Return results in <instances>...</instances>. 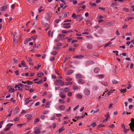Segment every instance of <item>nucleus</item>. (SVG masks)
<instances>
[{
  "instance_id": "1",
  "label": "nucleus",
  "mask_w": 134,
  "mask_h": 134,
  "mask_svg": "<svg viewBox=\"0 0 134 134\" xmlns=\"http://www.w3.org/2000/svg\"><path fill=\"white\" fill-rule=\"evenodd\" d=\"M131 120V122L129 124V125L131 131L134 132V118H132Z\"/></svg>"
},
{
  "instance_id": "2",
  "label": "nucleus",
  "mask_w": 134,
  "mask_h": 134,
  "mask_svg": "<svg viewBox=\"0 0 134 134\" xmlns=\"http://www.w3.org/2000/svg\"><path fill=\"white\" fill-rule=\"evenodd\" d=\"M84 92L86 95L88 96L90 94V91L89 89H87L84 90Z\"/></svg>"
},
{
  "instance_id": "3",
  "label": "nucleus",
  "mask_w": 134,
  "mask_h": 134,
  "mask_svg": "<svg viewBox=\"0 0 134 134\" xmlns=\"http://www.w3.org/2000/svg\"><path fill=\"white\" fill-rule=\"evenodd\" d=\"M58 108L59 110L63 111L65 109V107L64 105H60L58 106Z\"/></svg>"
},
{
  "instance_id": "4",
  "label": "nucleus",
  "mask_w": 134,
  "mask_h": 134,
  "mask_svg": "<svg viewBox=\"0 0 134 134\" xmlns=\"http://www.w3.org/2000/svg\"><path fill=\"white\" fill-rule=\"evenodd\" d=\"M40 132V127H36L34 132V133L35 134H38Z\"/></svg>"
},
{
  "instance_id": "5",
  "label": "nucleus",
  "mask_w": 134,
  "mask_h": 134,
  "mask_svg": "<svg viewBox=\"0 0 134 134\" xmlns=\"http://www.w3.org/2000/svg\"><path fill=\"white\" fill-rule=\"evenodd\" d=\"M105 116L106 117V118L105 120H104V121H106L108 120L110 118V116L109 115V113H108L107 114H105Z\"/></svg>"
},
{
  "instance_id": "6",
  "label": "nucleus",
  "mask_w": 134,
  "mask_h": 134,
  "mask_svg": "<svg viewBox=\"0 0 134 134\" xmlns=\"http://www.w3.org/2000/svg\"><path fill=\"white\" fill-rule=\"evenodd\" d=\"M100 71V69L98 68H95L94 69V71L96 74L98 73Z\"/></svg>"
},
{
  "instance_id": "7",
  "label": "nucleus",
  "mask_w": 134,
  "mask_h": 134,
  "mask_svg": "<svg viewBox=\"0 0 134 134\" xmlns=\"http://www.w3.org/2000/svg\"><path fill=\"white\" fill-rule=\"evenodd\" d=\"M7 8V6L5 5L4 6H3L0 8V10L1 11H4L6 10Z\"/></svg>"
},
{
  "instance_id": "8",
  "label": "nucleus",
  "mask_w": 134,
  "mask_h": 134,
  "mask_svg": "<svg viewBox=\"0 0 134 134\" xmlns=\"http://www.w3.org/2000/svg\"><path fill=\"white\" fill-rule=\"evenodd\" d=\"M84 56L81 55H79L74 56L73 57L74 58H77L81 59L83 58Z\"/></svg>"
},
{
  "instance_id": "9",
  "label": "nucleus",
  "mask_w": 134,
  "mask_h": 134,
  "mask_svg": "<svg viewBox=\"0 0 134 134\" xmlns=\"http://www.w3.org/2000/svg\"><path fill=\"white\" fill-rule=\"evenodd\" d=\"M32 116V115L29 114H27L25 115V117H26V118L27 119H30L31 118Z\"/></svg>"
},
{
  "instance_id": "10",
  "label": "nucleus",
  "mask_w": 134,
  "mask_h": 134,
  "mask_svg": "<svg viewBox=\"0 0 134 134\" xmlns=\"http://www.w3.org/2000/svg\"><path fill=\"white\" fill-rule=\"evenodd\" d=\"M78 82L80 84H83L85 83V81L82 79H80L78 80Z\"/></svg>"
},
{
  "instance_id": "11",
  "label": "nucleus",
  "mask_w": 134,
  "mask_h": 134,
  "mask_svg": "<svg viewBox=\"0 0 134 134\" xmlns=\"http://www.w3.org/2000/svg\"><path fill=\"white\" fill-rule=\"evenodd\" d=\"M123 94L125 93V92H126L127 90L126 89H121L119 90Z\"/></svg>"
},
{
  "instance_id": "12",
  "label": "nucleus",
  "mask_w": 134,
  "mask_h": 134,
  "mask_svg": "<svg viewBox=\"0 0 134 134\" xmlns=\"http://www.w3.org/2000/svg\"><path fill=\"white\" fill-rule=\"evenodd\" d=\"M76 77L78 79H81L82 78V76L80 74H77L76 75Z\"/></svg>"
},
{
  "instance_id": "13",
  "label": "nucleus",
  "mask_w": 134,
  "mask_h": 134,
  "mask_svg": "<svg viewBox=\"0 0 134 134\" xmlns=\"http://www.w3.org/2000/svg\"><path fill=\"white\" fill-rule=\"evenodd\" d=\"M44 75V73L42 72H41L40 73H37L36 74L37 76H38V77H42L41 75Z\"/></svg>"
},
{
  "instance_id": "14",
  "label": "nucleus",
  "mask_w": 134,
  "mask_h": 134,
  "mask_svg": "<svg viewBox=\"0 0 134 134\" xmlns=\"http://www.w3.org/2000/svg\"><path fill=\"white\" fill-rule=\"evenodd\" d=\"M38 36L37 35H36L31 37V38H32L33 40H35L38 37Z\"/></svg>"
},
{
  "instance_id": "15",
  "label": "nucleus",
  "mask_w": 134,
  "mask_h": 134,
  "mask_svg": "<svg viewBox=\"0 0 134 134\" xmlns=\"http://www.w3.org/2000/svg\"><path fill=\"white\" fill-rule=\"evenodd\" d=\"M51 102L50 101H48L47 103L45 106V108H49V107L50 103Z\"/></svg>"
},
{
  "instance_id": "16",
  "label": "nucleus",
  "mask_w": 134,
  "mask_h": 134,
  "mask_svg": "<svg viewBox=\"0 0 134 134\" xmlns=\"http://www.w3.org/2000/svg\"><path fill=\"white\" fill-rule=\"evenodd\" d=\"M97 124L96 123V122H92L90 126H92V127H94L96 126Z\"/></svg>"
},
{
  "instance_id": "17",
  "label": "nucleus",
  "mask_w": 134,
  "mask_h": 134,
  "mask_svg": "<svg viewBox=\"0 0 134 134\" xmlns=\"http://www.w3.org/2000/svg\"><path fill=\"white\" fill-rule=\"evenodd\" d=\"M94 63L93 61L92 60H89L87 61V64L88 65H89L93 64Z\"/></svg>"
},
{
  "instance_id": "18",
  "label": "nucleus",
  "mask_w": 134,
  "mask_h": 134,
  "mask_svg": "<svg viewBox=\"0 0 134 134\" xmlns=\"http://www.w3.org/2000/svg\"><path fill=\"white\" fill-rule=\"evenodd\" d=\"M64 129L63 128V127H62V128L59 129L58 130V133H60L61 132L63 131L64 130Z\"/></svg>"
},
{
  "instance_id": "19",
  "label": "nucleus",
  "mask_w": 134,
  "mask_h": 134,
  "mask_svg": "<svg viewBox=\"0 0 134 134\" xmlns=\"http://www.w3.org/2000/svg\"><path fill=\"white\" fill-rule=\"evenodd\" d=\"M105 126L104 125H103L102 124H100L98 125L97 126V128H99L100 127H103L104 126Z\"/></svg>"
},
{
  "instance_id": "20",
  "label": "nucleus",
  "mask_w": 134,
  "mask_h": 134,
  "mask_svg": "<svg viewBox=\"0 0 134 134\" xmlns=\"http://www.w3.org/2000/svg\"><path fill=\"white\" fill-rule=\"evenodd\" d=\"M23 85L22 83H19L18 84L15 85L14 86V88H16L17 87H18L19 86H23Z\"/></svg>"
},
{
  "instance_id": "21",
  "label": "nucleus",
  "mask_w": 134,
  "mask_h": 134,
  "mask_svg": "<svg viewBox=\"0 0 134 134\" xmlns=\"http://www.w3.org/2000/svg\"><path fill=\"white\" fill-rule=\"evenodd\" d=\"M76 96L77 98L80 99H81L82 97V96L79 94H77V95Z\"/></svg>"
},
{
  "instance_id": "22",
  "label": "nucleus",
  "mask_w": 134,
  "mask_h": 134,
  "mask_svg": "<svg viewBox=\"0 0 134 134\" xmlns=\"http://www.w3.org/2000/svg\"><path fill=\"white\" fill-rule=\"evenodd\" d=\"M21 64L22 65L24 66V67H27L28 66L27 65H26L25 64V62L24 60H22L21 61Z\"/></svg>"
},
{
  "instance_id": "23",
  "label": "nucleus",
  "mask_w": 134,
  "mask_h": 134,
  "mask_svg": "<svg viewBox=\"0 0 134 134\" xmlns=\"http://www.w3.org/2000/svg\"><path fill=\"white\" fill-rule=\"evenodd\" d=\"M76 15L75 13H74L72 15V18L74 19H76Z\"/></svg>"
},
{
  "instance_id": "24",
  "label": "nucleus",
  "mask_w": 134,
  "mask_h": 134,
  "mask_svg": "<svg viewBox=\"0 0 134 134\" xmlns=\"http://www.w3.org/2000/svg\"><path fill=\"white\" fill-rule=\"evenodd\" d=\"M26 59L27 60V61L28 62H32V59L31 58L27 57L26 58Z\"/></svg>"
},
{
  "instance_id": "25",
  "label": "nucleus",
  "mask_w": 134,
  "mask_h": 134,
  "mask_svg": "<svg viewBox=\"0 0 134 134\" xmlns=\"http://www.w3.org/2000/svg\"><path fill=\"white\" fill-rule=\"evenodd\" d=\"M70 91V89L68 87H66L65 88L64 91L65 92H68Z\"/></svg>"
},
{
  "instance_id": "26",
  "label": "nucleus",
  "mask_w": 134,
  "mask_h": 134,
  "mask_svg": "<svg viewBox=\"0 0 134 134\" xmlns=\"http://www.w3.org/2000/svg\"><path fill=\"white\" fill-rule=\"evenodd\" d=\"M72 88L74 90L78 89V87L77 86H76L75 85H74L73 86Z\"/></svg>"
},
{
  "instance_id": "27",
  "label": "nucleus",
  "mask_w": 134,
  "mask_h": 134,
  "mask_svg": "<svg viewBox=\"0 0 134 134\" xmlns=\"http://www.w3.org/2000/svg\"><path fill=\"white\" fill-rule=\"evenodd\" d=\"M87 47L88 49H91L92 48L93 46L91 44H88L87 46Z\"/></svg>"
},
{
  "instance_id": "28",
  "label": "nucleus",
  "mask_w": 134,
  "mask_h": 134,
  "mask_svg": "<svg viewBox=\"0 0 134 134\" xmlns=\"http://www.w3.org/2000/svg\"><path fill=\"white\" fill-rule=\"evenodd\" d=\"M27 83L29 85H31L33 83V82L29 80H27Z\"/></svg>"
},
{
  "instance_id": "29",
  "label": "nucleus",
  "mask_w": 134,
  "mask_h": 134,
  "mask_svg": "<svg viewBox=\"0 0 134 134\" xmlns=\"http://www.w3.org/2000/svg\"><path fill=\"white\" fill-rule=\"evenodd\" d=\"M102 83L103 85L105 86H107L108 85V83L107 82H102Z\"/></svg>"
},
{
  "instance_id": "30",
  "label": "nucleus",
  "mask_w": 134,
  "mask_h": 134,
  "mask_svg": "<svg viewBox=\"0 0 134 134\" xmlns=\"http://www.w3.org/2000/svg\"><path fill=\"white\" fill-rule=\"evenodd\" d=\"M112 43V42H109V43H108L107 44H106L104 46V47H105L107 46H109V45L110 44H111Z\"/></svg>"
},
{
  "instance_id": "31",
  "label": "nucleus",
  "mask_w": 134,
  "mask_h": 134,
  "mask_svg": "<svg viewBox=\"0 0 134 134\" xmlns=\"http://www.w3.org/2000/svg\"><path fill=\"white\" fill-rule=\"evenodd\" d=\"M73 72V71L71 70H69L67 72L68 75H70Z\"/></svg>"
},
{
  "instance_id": "32",
  "label": "nucleus",
  "mask_w": 134,
  "mask_h": 134,
  "mask_svg": "<svg viewBox=\"0 0 134 134\" xmlns=\"http://www.w3.org/2000/svg\"><path fill=\"white\" fill-rule=\"evenodd\" d=\"M19 109L17 107H15V110H14V111L16 113H17L19 112Z\"/></svg>"
},
{
  "instance_id": "33",
  "label": "nucleus",
  "mask_w": 134,
  "mask_h": 134,
  "mask_svg": "<svg viewBox=\"0 0 134 134\" xmlns=\"http://www.w3.org/2000/svg\"><path fill=\"white\" fill-rule=\"evenodd\" d=\"M64 26L63 27L65 28L66 29H68L71 27V26L69 25H64Z\"/></svg>"
},
{
  "instance_id": "34",
  "label": "nucleus",
  "mask_w": 134,
  "mask_h": 134,
  "mask_svg": "<svg viewBox=\"0 0 134 134\" xmlns=\"http://www.w3.org/2000/svg\"><path fill=\"white\" fill-rule=\"evenodd\" d=\"M112 82L113 83L116 84L118 83V82L115 80H113L112 81Z\"/></svg>"
},
{
  "instance_id": "35",
  "label": "nucleus",
  "mask_w": 134,
  "mask_h": 134,
  "mask_svg": "<svg viewBox=\"0 0 134 134\" xmlns=\"http://www.w3.org/2000/svg\"><path fill=\"white\" fill-rule=\"evenodd\" d=\"M60 97L62 98H65L66 97V96L65 95H63L62 94H60L59 95Z\"/></svg>"
},
{
  "instance_id": "36",
  "label": "nucleus",
  "mask_w": 134,
  "mask_h": 134,
  "mask_svg": "<svg viewBox=\"0 0 134 134\" xmlns=\"http://www.w3.org/2000/svg\"><path fill=\"white\" fill-rule=\"evenodd\" d=\"M19 118L18 117H17L15 118H14L13 119V120L14 121H19Z\"/></svg>"
},
{
  "instance_id": "37",
  "label": "nucleus",
  "mask_w": 134,
  "mask_h": 134,
  "mask_svg": "<svg viewBox=\"0 0 134 134\" xmlns=\"http://www.w3.org/2000/svg\"><path fill=\"white\" fill-rule=\"evenodd\" d=\"M82 16L81 14H79V15H76V19L80 18Z\"/></svg>"
},
{
  "instance_id": "38",
  "label": "nucleus",
  "mask_w": 134,
  "mask_h": 134,
  "mask_svg": "<svg viewBox=\"0 0 134 134\" xmlns=\"http://www.w3.org/2000/svg\"><path fill=\"white\" fill-rule=\"evenodd\" d=\"M72 84V82H66L65 83V84L66 85H71Z\"/></svg>"
},
{
  "instance_id": "39",
  "label": "nucleus",
  "mask_w": 134,
  "mask_h": 134,
  "mask_svg": "<svg viewBox=\"0 0 134 134\" xmlns=\"http://www.w3.org/2000/svg\"><path fill=\"white\" fill-rule=\"evenodd\" d=\"M77 0H72L73 4H76L77 3Z\"/></svg>"
},
{
  "instance_id": "40",
  "label": "nucleus",
  "mask_w": 134,
  "mask_h": 134,
  "mask_svg": "<svg viewBox=\"0 0 134 134\" xmlns=\"http://www.w3.org/2000/svg\"><path fill=\"white\" fill-rule=\"evenodd\" d=\"M43 81L42 80H41L39 81L38 82H35V83L37 84H39L41 83H42L43 82Z\"/></svg>"
},
{
  "instance_id": "41",
  "label": "nucleus",
  "mask_w": 134,
  "mask_h": 134,
  "mask_svg": "<svg viewBox=\"0 0 134 134\" xmlns=\"http://www.w3.org/2000/svg\"><path fill=\"white\" fill-rule=\"evenodd\" d=\"M72 80V79L69 77L66 78L65 79V80L66 81H71Z\"/></svg>"
},
{
  "instance_id": "42",
  "label": "nucleus",
  "mask_w": 134,
  "mask_h": 134,
  "mask_svg": "<svg viewBox=\"0 0 134 134\" xmlns=\"http://www.w3.org/2000/svg\"><path fill=\"white\" fill-rule=\"evenodd\" d=\"M16 37H17V36H16V34H14L13 40H16Z\"/></svg>"
},
{
  "instance_id": "43",
  "label": "nucleus",
  "mask_w": 134,
  "mask_h": 134,
  "mask_svg": "<svg viewBox=\"0 0 134 134\" xmlns=\"http://www.w3.org/2000/svg\"><path fill=\"white\" fill-rule=\"evenodd\" d=\"M76 49V48H70L69 49V51H73V52H74Z\"/></svg>"
},
{
  "instance_id": "44",
  "label": "nucleus",
  "mask_w": 134,
  "mask_h": 134,
  "mask_svg": "<svg viewBox=\"0 0 134 134\" xmlns=\"http://www.w3.org/2000/svg\"><path fill=\"white\" fill-rule=\"evenodd\" d=\"M13 61L14 62V63H15L17 62L18 60L17 59L15 58H14L13 59Z\"/></svg>"
},
{
  "instance_id": "45",
  "label": "nucleus",
  "mask_w": 134,
  "mask_h": 134,
  "mask_svg": "<svg viewBox=\"0 0 134 134\" xmlns=\"http://www.w3.org/2000/svg\"><path fill=\"white\" fill-rule=\"evenodd\" d=\"M123 10L125 11L126 12H128L129 11V9L127 8H123Z\"/></svg>"
},
{
  "instance_id": "46",
  "label": "nucleus",
  "mask_w": 134,
  "mask_h": 134,
  "mask_svg": "<svg viewBox=\"0 0 134 134\" xmlns=\"http://www.w3.org/2000/svg\"><path fill=\"white\" fill-rule=\"evenodd\" d=\"M59 101L62 103H65L64 101L62 99H59Z\"/></svg>"
},
{
  "instance_id": "47",
  "label": "nucleus",
  "mask_w": 134,
  "mask_h": 134,
  "mask_svg": "<svg viewBox=\"0 0 134 134\" xmlns=\"http://www.w3.org/2000/svg\"><path fill=\"white\" fill-rule=\"evenodd\" d=\"M68 59L67 57L65 56L64 57V59L63 60V63H65L66 62V60Z\"/></svg>"
},
{
  "instance_id": "48",
  "label": "nucleus",
  "mask_w": 134,
  "mask_h": 134,
  "mask_svg": "<svg viewBox=\"0 0 134 134\" xmlns=\"http://www.w3.org/2000/svg\"><path fill=\"white\" fill-rule=\"evenodd\" d=\"M40 120L38 118H37L35 119L34 120V122L35 123L36 122H38Z\"/></svg>"
},
{
  "instance_id": "49",
  "label": "nucleus",
  "mask_w": 134,
  "mask_h": 134,
  "mask_svg": "<svg viewBox=\"0 0 134 134\" xmlns=\"http://www.w3.org/2000/svg\"><path fill=\"white\" fill-rule=\"evenodd\" d=\"M98 77L99 78H103L104 77V76L103 75H100L98 76Z\"/></svg>"
},
{
  "instance_id": "50",
  "label": "nucleus",
  "mask_w": 134,
  "mask_h": 134,
  "mask_svg": "<svg viewBox=\"0 0 134 134\" xmlns=\"http://www.w3.org/2000/svg\"><path fill=\"white\" fill-rule=\"evenodd\" d=\"M41 66V65H38L37 66H35L34 68L36 69H38Z\"/></svg>"
},
{
  "instance_id": "51",
  "label": "nucleus",
  "mask_w": 134,
  "mask_h": 134,
  "mask_svg": "<svg viewBox=\"0 0 134 134\" xmlns=\"http://www.w3.org/2000/svg\"><path fill=\"white\" fill-rule=\"evenodd\" d=\"M113 92V91L112 90H111L109 92H108L107 94L108 95H109L110 93H112Z\"/></svg>"
},
{
  "instance_id": "52",
  "label": "nucleus",
  "mask_w": 134,
  "mask_h": 134,
  "mask_svg": "<svg viewBox=\"0 0 134 134\" xmlns=\"http://www.w3.org/2000/svg\"><path fill=\"white\" fill-rule=\"evenodd\" d=\"M130 17H127L125 19V21H127L128 20H130Z\"/></svg>"
},
{
  "instance_id": "53",
  "label": "nucleus",
  "mask_w": 134,
  "mask_h": 134,
  "mask_svg": "<svg viewBox=\"0 0 134 134\" xmlns=\"http://www.w3.org/2000/svg\"><path fill=\"white\" fill-rule=\"evenodd\" d=\"M19 71L18 70H16L15 71V73L16 75H18L19 74Z\"/></svg>"
},
{
  "instance_id": "54",
  "label": "nucleus",
  "mask_w": 134,
  "mask_h": 134,
  "mask_svg": "<svg viewBox=\"0 0 134 134\" xmlns=\"http://www.w3.org/2000/svg\"><path fill=\"white\" fill-rule=\"evenodd\" d=\"M64 82H62V81L60 82V83H59V85L61 86H63L64 85Z\"/></svg>"
},
{
  "instance_id": "55",
  "label": "nucleus",
  "mask_w": 134,
  "mask_h": 134,
  "mask_svg": "<svg viewBox=\"0 0 134 134\" xmlns=\"http://www.w3.org/2000/svg\"><path fill=\"white\" fill-rule=\"evenodd\" d=\"M49 112V111H44L43 112V114H47Z\"/></svg>"
},
{
  "instance_id": "56",
  "label": "nucleus",
  "mask_w": 134,
  "mask_h": 134,
  "mask_svg": "<svg viewBox=\"0 0 134 134\" xmlns=\"http://www.w3.org/2000/svg\"><path fill=\"white\" fill-rule=\"evenodd\" d=\"M13 125V124H10L9 123L7 124V126L8 127L12 126Z\"/></svg>"
},
{
  "instance_id": "57",
  "label": "nucleus",
  "mask_w": 134,
  "mask_h": 134,
  "mask_svg": "<svg viewBox=\"0 0 134 134\" xmlns=\"http://www.w3.org/2000/svg\"><path fill=\"white\" fill-rule=\"evenodd\" d=\"M24 124H19L17 125V126L19 127H21L22 125H24Z\"/></svg>"
},
{
  "instance_id": "58",
  "label": "nucleus",
  "mask_w": 134,
  "mask_h": 134,
  "mask_svg": "<svg viewBox=\"0 0 134 134\" xmlns=\"http://www.w3.org/2000/svg\"><path fill=\"white\" fill-rule=\"evenodd\" d=\"M45 117V116L44 115H42L40 116L41 118L43 120L44 119Z\"/></svg>"
},
{
  "instance_id": "59",
  "label": "nucleus",
  "mask_w": 134,
  "mask_h": 134,
  "mask_svg": "<svg viewBox=\"0 0 134 134\" xmlns=\"http://www.w3.org/2000/svg\"><path fill=\"white\" fill-rule=\"evenodd\" d=\"M132 87V86L130 84H129L128 86L127 87V88L128 89H130Z\"/></svg>"
},
{
  "instance_id": "60",
  "label": "nucleus",
  "mask_w": 134,
  "mask_h": 134,
  "mask_svg": "<svg viewBox=\"0 0 134 134\" xmlns=\"http://www.w3.org/2000/svg\"><path fill=\"white\" fill-rule=\"evenodd\" d=\"M116 35L118 36L119 35H120V34L118 30H117L116 32Z\"/></svg>"
},
{
  "instance_id": "61",
  "label": "nucleus",
  "mask_w": 134,
  "mask_h": 134,
  "mask_svg": "<svg viewBox=\"0 0 134 134\" xmlns=\"http://www.w3.org/2000/svg\"><path fill=\"white\" fill-rule=\"evenodd\" d=\"M62 32L63 34H66L67 32V31H66L64 30H63L62 31Z\"/></svg>"
},
{
  "instance_id": "62",
  "label": "nucleus",
  "mask_w": 134,
  "mask_h": 134,
  "mask_svg": "<svg viewBox=\"0 0 134 134\" xmlns=\"http://www.w3.org/2000/svg\"><path fill=\"white\" fill-rule=\"evenodd\" d=\"M85 3V2L83 1L81 3H79L78 4V5L79 6H80L81 5H82L83 4Z\"/></svg>"
},
{
  "instance_id": "63",
  "label": "nucleus",
  "mask_w": 134,
  "mask_h": 134,
  "mask_svg": "<svg viewBox=\"0 0 134 134\" xmlns=\"http://www.w3.org/2000/svg\"><path fill=\"white\" fill-rule=\"evenodd\" d=\"M72 93L70 92H69L68 93V95L69 96H72Z\"/></svg>"
},
{
  "instance_id": "64",
  "label": "nucleus",
  "mask_w": 134,
  "mask_h": 134,
  "mask_svg": "<svg viewBox=\"0 0 134 134\" xmlns=\"http://www.w3.org/2000/svg\"><path fill=\"white\" fill-rule=\"evenodd\" d=\"M52 126L53 127V128H55L56 127V124L55 123H54L53 124Z\"/></svg>"
}]
</instances>
